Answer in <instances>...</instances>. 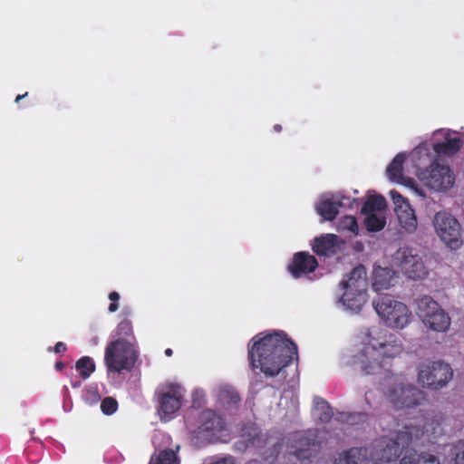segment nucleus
Wrapping results in <instances>:
<instances>
[{"instance_id": "obj_4", "label": "nucleus", "mask_w": 464, "mask_h": 464, "mask_svg": "<svg viewBox=\"0 0 464 464\" xmlns=\"http://www.w3.org/2000/svg\"><path fill=\"white\" fill-rule=\"evenodd\" d=\"M423 433L422 429L418 426L405 425L393 437L381 441L375 462L397 461L401 450L408 447L413 440L421 438Z\"/></svg>"}, {"instance_id": "obj_38", "label": "nucleus", "mask_w": 464, "mask_h": 464, "mask_svg": "<svg viewBox=\"0 0 464 464\" xmlns=\"http://www.w3.org/2000/svg\"><path fill=\"white\" fill-rule=\"evenodd\" d=\"M412 460L410 458H406V455L398 461H386V462H375V464H411Z\"/></svg>"}, {"instance_id": "obj_11", "label": "nucleus", "mask_w": 464, "mask_h": 464, "mask_svg": "<svg viewBox=\"0 0 464 464\" xmlns=\"http://www.w3.org/2000/svg\"><path fill=\"white\" fill-rule=\"evenodd\" d=\"M388 398L395 409L403 410L418 406L423 396L415 386L400 382L390 388Z\"/></svg>"}, {"instance_id": "obj_47", "label": "nucleus", "mask_w": 464, "mask_h": 464, "mask_svg": "<svg viewBox=\"0 0 464 464\" xmlns=\"http://www.w3.org/2000/svg\"><path fill=\"white\" fill-rule=\"evenodd\" d=\"M123 313H124V314H130V312H129V311H127V309H126V308H124V309H123Z\"/></svg>"}, {"instance_id": "obj_28", "label": "nucleus", "mask_w": 464, "mask_h": 464, "mask_svg": "<svg viewBox=\"0 0 464 464\" xmlns=\"http://www.w3.org/2000/svg\"><path fill=\"white\" fill-rule=\"evenodd\" d=\"M406 458H410L412 460L411 464H440L436 456L428 453H422L420 455L415 452L410 453L409 455H406Z\"/></svg>"}, {"instance_id": "obj_29", "label": "nucleus", "mask_w": 464, "mask_h": 464, "mask_svg": "<svg viewBox=\"0 0 464 464\" xmlns=\"http://www.w3.org/2000/svg\"><path fill=\"white\" fill-rule=\"evenodd\" d=\"M386 207L385 199L381 196H374L368 198L362 210L369 213H374V210H382Z\"/></svg>"}, {"instance_id": "obj_30", "label": "nucleus", "mask_w": 464, "mask_h": 464, "mask_svg": "<svg viewBox=\"0 0 464 464\" xmlns=\"http://www.w3.org/2000/svg\"><path fill=\"white\" fill-rule=\"evenodd\" d=\"M218 401L223 405H230L232 402V389L230 385H219L216 391Z\"/></svg>"}, {"instance_id": "obj_41", "label": "nucleus", "mask_w": 464, "mask_h": 464, "mask_svg": "<svg viewBox=\"0 0 464 464\" xmlns=\"http://www.w3.org/2000/svg\"><path fill=\"white\" fill-rule=\"evenodd\" d=\"M210 464H232V458L228 456Z\"/></svg>"}, {"instance_id": "obj_27", "label": "nucleus", "mask_w": 464, "mask_h": 464, "mask_svg": "<svg viewBox=\"0 0 464 464\" xmlns=\"http://www.w3.org/2000/svg\"><path fill=\"white\" fill-rule=\"evenodd\" d=\"M363 223L369 232H378L385 227L386 220L382 214L368 213Z\"/></svg>"}, {"instance_id": "obj_9", "label": "nucleus", "mask_w": 464, "mask_h": 464, "mask_svg": "<svg viewBox=\"0 0 464 464\" xmlns=\"http://www.w3.org/2000/svg\"><path fill=\"white\" fill-rule=\"evenodd\" d=\"M434 227L440 239L450 248L460 246L461 233L459 221L450 214L438 212L433 220Z\"/></svg>"}, {"instance_id": "obj_17", "label": "nucleus", "mask_w": 464, "mask_h": 464, "mask_svg": "<svg viewBox=\"0 0 464 464\" xmlns=\"http://www.w3.org/2000/svg\"><path fill=\"white\" fill-rule=\"evenodd\" d=\"M342 203L333 198L324 196L315 205L316 212L327 221L334 220L339 213Z\"/></svg>"}, {"instance_id": "obj_2", "label": "nucleus", "mask_w": 464, "mask_h": 464, "mask_svg": "<svg viewBox=\"0 0 464 464\" xmlns=\"http://www.w3.org/2000/svg\"><path fill=\"white\" fill-rule=\"evenodd\" d=\"M369 343L362 353L355 357L354 362L368 374H376L382 372L386 363L379 362L381 356L392 358L401 353L402 345L401 340L393 334L377 333L372 329L369 333Z\"/></svg>"}, {"instance_id": "obj_42", "label": "nucleus", "mask_w": 464, "mask_h": 464, "mask_svg": "<svg viewBox=\"0 0 464 464\" xmlns=\"http://www.w3.org/2000/svg\"><path fill=\"white\" fill-rule=\"evenodd\" d=\"M422 150H424L428 153L429 148H428L427 143H422L415 149V152H417V153H420Z\"/></svg>"}, {"instance_id": "obj_3", "label": "nucleus", "mask_w": 464, "mask_h": 464, "mask_svg": "<svg viewBox=\"0 0 464 464\" xmlns=\"http://www.w3.org/2000/svg\"><path fill=\"white\" fill-rule=\"evenodd\" d=\"M139 356L135 343L118 338L105 348L104 362L108 372L121 373L131 371Z\"/></svg>"}, {"instance_id": "obj_39", "label": "nucleus", "mask_w": 464, "mask_h": 464, "mask_svg": "<svg viewBox=\"0 0 464 464\" xmlns=\"http://www.w3.org/2000/svg\"><path fill=\"white\" fill-rule=\"evenodd\" d=\"M67 350V346L63 342H58L55 343V345L53 347V351L55 353H63Z\"/></svg>"}, {"instance_id": "obj_10", "label": "nucleus", "mask_w": 464, "mask_h": 464, "mask_svg": "<svg viewBox=\"0 0 464 464\" xmlns=\"http://www.w3.org/2000/svg\"><path fill=\"white\" fill-rule=\"evenodd\" d=\"M423 184L435 191H445L454 185L455 177L449 166L432 163L419 174Z\"/></svg>"}, {"instance_id": "obj_7", "label": "nucleus", "mask_w": 464, "mask_h": 464, "mask_svg": "<svg viewBox=\"0 0 464 464\" xmlns=\"http://www.w3.org/2000/svg\"><path fill=\"white\" fill-rule=\"evenodd\" d=\"M377 314L392 327L403 328L410 319V312L407 306L398 301L392 300L390 296H383L373 303Z\"/></svg>"}, {"instance_id": "obj_24", "label": "nucleus", "mask_w": 464, "mask_h": 464, "mask_svg": "<svg viewBox=\"0 0 464 464\" xmlns=\"http://www.w3.org/2000/svg\"><path fill=\"white\" fill-rule=\"evenodd\" d=\"M434 150L438 154L451 156L459 150L461 141L459 139H446V141L434 144Z\"/></svg>"}, {"instance_id": "obj_6", "label": "nucleus", "mask_w": 464, "mask_h": 464, "mask_svg": "<svg viewBox=\"0 0 464 464\" xmlns=\"http://www.w3.org/2000/svg\"><path fill=\"white\" fill-rule=\"evenodd\" d=\"M453 377L450 364L442 361H427L420 364L418 382L422 387L434 390L445 387Z\"/></svg>"}, {"instance_id": "obj_16", "label": "nucleus", "mask_w": 464, "mask_h": 464, "mask_svg": "<svg viewBox=\"0 0 464 464\" xmlns=\"http://www.w3.org/2000/svg\"><path fill=\"white\" fill-rule=\"evenodd\" d=\"M370 454L366 448H352L342 452L335 464H369Z\"/></svg>"}, {"instance_id": "obj_44", "label": "nucleus", "mask_w": 464, "mask_h": 464, "mask_svg": "<svg viewBox=\"0 0 464 464\" xmlns=\"http://www.w3.org/2000/svg\"><path fill=\"white\" fill-rule=\"evenodd\" d=\"M28 95V92H25L24 94H18L15 98V102L18 103L21 100L25 98Z\"/></svg>"}, {"instance_id": "obj_33", "label": "nucleus", "mask_w": 464, "mask_h": 464, "mask_svg": "<svg viewBox=\"0 0 464 464\" xmlns=\"http://www.w3.org/2000/svg\"><path fill=\"white\" fill-rule=\"evenodd\" d=\"M316 411H320L318 418L322 421H328L331 420L333 412L330 406L325 401L318 402L316 405Z\"/></svg>"}, {"instance_id": "obj_13", "label": "nucleus", "mask_w": 464, "mask_h": 464, "mask_svg": "<svg viewBox=\"0 0 464 464\" xmlns=\"http://www.w3.org/2000/svg\"><path fill=\"white\" fill-rule=\"evenodd\" d=\"M406 156L403 153L398 154L387 168V174L391 179L412 188L415 193L420 197H424L425 195L422 189L416 186V183L412 179L404 178L401 175L402 163L404 162Z\"/></svg>"}, {"instance_id": "obj_18", "label": "nucleus", "mask_w": 464, "mask_h": 464, "mask_svg": "<svg viewBox=\"0 0 464 464\" xmlns=\"http://www.w3.org/2000/svg\"><path fill=\"white\" fill-rule=\"evenodd\" d=\"M295 448L292 453L299 459H305L318 451L319 445L310 437L300 436Z\"/></svg>"}, {"instance_id": "obj_1", "label": "nucleus", "mask_w": 464, "mask_h": 464, "mask_svg": "<svg viewBox=\"0 0 464 464\" xmlns=\"http://www.w3.org/2000/svg\"><path fill=\"white\" fill-rule=\"evenodd\" d=\"M296 354V346L281 334H267L255 342L249 352L254 368L267 375L277 374Z\"/></svg>"}, {"instance_id": "obj_15", "label": "nucleus", "mask_w": 464, "mask_h": 464, "mask_svg": "<svg viewBox=\"0 0 464 464\" xmlns=\"http://www.w3.org/2000/svg\"><path fill=\"white\" fill-rule=\"evenodd\" d=\"M395 281V272L390 267H376L373 270L372 288L375 292L389 289Z\"/></svg>"}, {"instance_id": "obj_34", "label": "nucleus", "mask_w": 464, "mask_h": 464, "mask_svg": "<svg viewBox=\"0 0 464 464\" xmlns=\"http://www.w3.org/2000/svg\"><path fill=\"white\" fill-rule=\"evenodd\" d=\"M343 417L351 425L360 424L366 421L367 420V415L362 412L347 413L345 415H343Z\"/></svg>"}, {"instance_id": "obj_19", "label": "nucleus", "mask_w": 464, "mask_h": 464, "mask_svg": "<svg viewBox=\"0 0 464 464\" xmlns=\"http://www.w3.org/2000/svg\"><path fill=\"white\" fill-rule=\"evenodd\" d=\"M416 313L423 322L440 307L430 295H422L415 299Z\"/></svg>"}, {"instance_id": "obj_32", "label": "nucleus", "mask_w": 464, "mask_h": 464, "mask_svg": "<svg viewBox=\"0 0 464 464\" xmlns=\"http://www.w3.org/2000/svg\"><path fill=\"white\" fill-rule=\"evenodd\" d=\"M118 409V401L112 397H106L102 401L101 411L105 415L113 414Z\"/></svg>"}, {"instance_id": "obj_8", "label": "nucleus", "mask_w": 464, "mask_h": 464, "mask_svg": "<svg viewBox=\"0 0 464 464\" xmlns=\"http://www.w3.org/2000/svg\"><path fill=\"white\" fill-rule=\"evenodd\" d=\"M392 260L411 279H423L428 275L422 258L409 246L400 247L393 255Z\"/></svg>"}, {"instance_id": "obj_12", "label": "nucleus", "mask_w": 464, "mask_h": 464, "mask_svg": "<svg viewBox=\"0 0 464 464\" xmlns=\"http://www.w3.org/2000/svg\"><path fill=\"white\" fill-rule=\"evenodd\" d=\"M183 399L182 388L178 384H170L158 393L160 411L163 415L170 416L180 409Z\"/></svg>"}, {"instance_id": "obj_37", "label": "nucleus", "mask_w": 464, "mask_h": 464, "mask_svg": "<svg viewBox=\"0 0 464 464\" xmlns=\"http://www.w3.org/2000/svg\"><path fill=\"white\" fill-rule=\"evenodd\" d=\"M345 227L350 229L351 231H355V229H357L358 227V225H357V222H356V219L353 217H347L345 218Z\"/></svg>"}, {"instance_id": "obj_25", "label": "nucleus", "mask_w": 464, "mask_h": 464, "mask_svg": "<svg viewBox=\"0 0 464 464\" xmlns=\"http://www.w3.org/2000/svg\"><path fill=\"white\" fill-rule=\"evenodd\" d=\"M149 464H179V459L172 450L168 449L152 454Z\"/></svg>"}, {"instance_id": "obj_46", "label": "nucleus", "mask_w": 464, "mask_h": 464, "mask_svg": "<svg viewBox=\"0 0 464 464\" xmlns=\"http://www.w3.org/2000/svg\"><path fill=\"white\" fill-rule=\"evenodd\" d=\"M164 353H165V355L168 357H169L173 354V351L170 348H167Z\"/></svg>"}, {"instance_id": "obj_23", "label": "nucleus", "mask_w": 464, "mask_h": 464, "mask_svg": "<svg viewBox=\"0 0 464 464\" xmlns=\"http://www.w3.org/2000/svg\"><path fill=\"white\" fill-rule=\"evenodd\" d=\"M337 241V237L328 234L324 237L316 238L313 246L314 251L318 255H328L333 250Z\"/></svg>"}, {"instance_id": "obj_36", "label": "nucleus", "mask_w": 464, "mask_h": 464, "mask_svg": "<svg viewBox=\"0 0 464 464\" xmlns=\"http://www.w3.org/2000/svg\"><path fill=\"white\" fill-rule=\"evenodd\" d=\"M109 299L111 300V304L108 307V310L110 313H114L119 308V300H120V295L119 293L113 291L109 294Z\"/></svg>"}, {"instance_id": "obj_22", "label": "nucleus", "mask_w": 464, "mask_h": 464, "mask_svg": "<svg viewBox=\"0 0 464 464\" xmlns=\"http://www.w3.org/2000/svg\"><path fill=\"white\" fill-rule=\"evenodd\" d=\"M258 430L257 429L252 425L247 424L242 426L239 434V440L237 442V447L238 450L244 451L249 443L254 442V440L257 438Z\"/></svg>"}, {"instance_id": "obj_5", "label": "nucleus", "mask_w": 464, "mask_h": 464, "mask_svg": "<svg viewBox=\"0 0 464 464\" xmlns=\"http://www.w3.org/2000/svg\"><path fill=\"white\" fill-rule=\"evenodd\" d=\"M345 292L342 300L351 310L358 311L365 302V293L368 287L366 271L364 266H358L353 269L348 280L341 284Z\"/></svg>"}, {"instance_id": "obj_45", "label": "nucleus", "mask_w": 464, "mask_h": 464, "mask_svg": "<svg viewBox=\"0 0 464 464\" xmlns=\"http://www.w3.org/2000/svg\"><path fill=\"white\" fill-rule=\"evenodd\" d=\"M88 394H91L93 396L94 401H98L100 400V396L98 395L97 392H88Z\"/></svg>"}, {"instance_id": "obj_31", "label": "nucleus", "mask_w": 464, "mask_h": 464, "mask_svg": "<svg viewBox=\"0 0 464 464\" xmlns=\"http://www.w3.org/2000/svg\"><path fill=\"white\" fill-rule=\"evenodd\" d=\"M116 335L122 339H125V337H131L132 339H135L132 323L129 319L121 320L117 325Z\"/></svg>"}, {"instance_id": "obj_35", "label": "nucleus", "mask_w": 464, "mask_h": 464, "mask_svg": "<svg viewBox=\"0 0 464 464\" xmlns=\"http://www.w3.org/2000/svg\"><path fill=\"white\" fill-rule=\"evenodd\" d=\"M455 464H464V440H459L454 445Z\"/></svg>"}, {"instance_id": "obj_40", "label": "nucleus", "mask_w": 464, "mask_h": 464, "mask_svg": "<svg viewBox=\"0 0 464 464\" xmlns=\"http://www.w3.org/2000/svg\"><path fill=\"white\" fill-rule=\"evenodd\" d=\"M391 196L394 201V203L398 204L401 200L404 201L403 198L396 191H391Z\"/></svg>"}, {"instance_id": "obj_43", "label": "nucleus", "mask_w": 464, "mask_h": 464, "mask_svg": "<svg viewBox=\"0 0 464 464\" xmlns=\"http://www.w3.org/2000/svg\"><path fill=\"white\" fill-rule=\"evenodd\" d=\"M54 367L57 371H62L64 368V363L62 361L56 362Z\"/></svg>"}, {"instance_id": "obj_26", "label": "nucleus", "mask_w": 464, "mask_h": 464, "mask_svg": "<svg viewBox=\"0 0 464 464\" xmlns=\"http://www.w3.org/2000/svg\"><path fill=\"white\" fill-rule=\"evenodd\" d=\"M95 368L94 361L90 356H82L75 362V369L82 380H87Z\"/></svg>"}, {"instance_id": "obj_21", "label": "nucleus", "mask_w": 464, "mask_h": 464, "mask_svg": "<svg viewBox=\"0 0 464 464\" xmlns=\"http://www.w3.org/2000/svg\"><path fill=\"white\" fill-rule=\"evenodd\" d=\"M397 216L401 226L409 233L415 231L417 227V219L414 211L408 206L405 208L400 207L397 210Z\"/></svg>"}, {"instance_id": "obj_14", "label": "nucleus", "mask_w": 464, "mask_h": 464, "mask_svg": "<svg viewBox=\"0 0 464 464\" xmlns=\"http://www.w3.org/2000/svg\"><path fill=\"white\" fill-rule=\"evenodd\" d=\"M317 266L316 259L306 253L300 252L295 255L293 263L288 269L295 277H299L303 273L313 272Z\"/></svg>"}, {"instance_id": "obj_20", "label": "nucleus", "mask_w": 464, "mask_h": 464, "mask_svg": "<svg viewBox=\"0 0 464 464\" xmlns=\"http://www.w3.org/2000/svg\"><path fill=\"white\" fill-rule=\"evenodd\" d=\"M423 324L436 332H445L450 325V318L445 311L440 307L429 318L424 319Z\"/></svg>"}]
</instances>
